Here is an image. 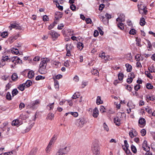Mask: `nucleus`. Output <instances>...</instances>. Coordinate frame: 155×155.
<instances>
[{"instance_id":"obj_19","label":"nucleus","mask_w":155,"mask_h":155,"mask_svg":"<svg viewBox=\"0 0 155 155\" xmlns=\"http://www.w3.org/2000/svg\"><path fill=\"white\" fill-rule=\"evenodd\" d=\"M102 21L105 25H107L108 23L109 20L104 16H101Z\"/></svg>"},{"instance_id":"obj_11","label":"nucleus","mask_w":155,"mask_h":155,"mask_svg":"<svg viewBox=\"0 0 155 155\" xmlns=\"http://www.w3.org/2000/svg\"><path fill=\"white\" fill-rule=\"evenodd\" d=\"M63 15L62 13L60 12H56L55 13V20H58L59 18H61Z\"/></svg>"},{"instance_id":"obj_18","label":"nucleus","mask_w":155,"mask_h":155,"mask_svg":"<svg viewBox=\"0 0 155 155\" xmlns=\"http://www.w3.org/2000/svg\"><path fill=\"white\" fill-rule=\"evenodd\" d=\"M146 100L148 102V101H153L155 100V96H150L149 95H146Z\"/></svg>"},{"instance_id":"obj_12","label":"nucleus","mask_w":155,"mask_h":155,"mask_svg":"<svg viewBox=\"0 0 155 155\" xmlns=\"http://www.w3.org/2000/svg\"><path fill=\"white\" fill-rule=\"evenodd\" d=\"M47 61L45 59H43L39 65V67H46L47 65Z\"/></svg>"},{"instance_id":"obj_45","label":"nucleus","mask_w":155,"mask_h":155,"mask_svg":"<svg viewBox=\"0 0 155 155\" xmlns=\"http://www.w3.org/2000/svg\"><path fill=\"white\" fill-rule=\"evenodd\" d=\"M45 77H43L41 75H38L35 78L36 80L38 81L40 80H43L45 78Z\"/></svg>"},{"instance_id":"obj_62","label":"nucleus","mask_w":155,"mask_h":155,"mask_svg":"<svg viewBox=\"0 0 155 155\" xmlns=\"http://www.w3.org/2000/svg\"><path fill=\"white\" fill-rule=\"evenodd\" d=\"M103 127L104 130H106L107 131H108L109 130V129L108 127V126L105 123H104L103 124Z\"/></svg>"},{"instance_id":"obj_47","label":"nucleus","mask_w":155,"mask_h":155,"mask_svg":"<svg viewBox=\"0 0 155 155\" xmlns=\"http://www.w3.org/2000/svg\"><path fill=\"white\" fill-rule=\"evenodd\" d=\"M146 86L147 88L148 89H151L153 88V85L150 83L147 84Z\"/></svg>"},{"instance_id":"obj_8","label":"nucleus","mask_w":155,"mask_h":155,"mask_svg":"<svg viewBox=\"0 0 155 155\" xmlns=\"http://www.w3.org/2000/svg\"><path fill=\"white\" fill-rule=\"evenodd\" d=\"M71 45L67 44L66 45V50L67 52L66 54V56H71Z\"/></svg>"},{"instance_id":"obj_57","label":"nucleus","mask_w":155,"mask_h":155,"mask_svg":"<svg viewBox=\"0 0 155 155\" xmlns=\"http://www.w3.org/2000/svg\"><path fill=\"white\" fill-rule=\"evenodd\" d=\"M129 135L130 137L131 138H133L134 137H135L133 131L132 130H131V131L129 132Z\"/></svg>"},{"instance_id":"obj_60","label":"nucleus","mask_w":155,"mask_h":155,"mask_svg":"<svg viewBox=\"0 0 155 155\" xmlns=\"http://www.w3.org/2000/svg\"><path fill=\"white\" fill-rule=\"evenodd\" d=\"M147 48H149L150 49L151 48L152 46L150 41L149 40H147Z\"/></svg>"},{"instance_id":"obj_46","label":"nucleus","mask_w":155,"mask_h":155,"mask_svg":"<svg viewBox=\"0 0 155 155\" xmlns=\"http://www.w3.org/2000/svg\"><path fill=\"white\" fill-rule=\"evenodd\" d=\"M145 110L149 114H152V110L150 108V107L148 106H147L145 108Z\"/></svg>"},{"instance_id":"obj_6","label":"nucleus","mask_w":155,"mask_h":155,"mask_svg":"<svg viewBox=\"0 0 155 155\" xmlns=\"http://www.w3.org/2000/svg\"><path fill=\"white\" fill-rule=\"evenodd\" d=\"M9 28L10 31L12 29V28H15L16 29H21V27L19 26V25L15 23H13L11 24L10 26L9 27Z\"/></svg>"},{"instance_id":"obj_14","label":"nucleus","mask_w":155,"mask_h":155,"mask_svg":"<svg viewBox=\"0 0 155 155\" xmlns=\"http://www.w3.org/2000/svg\"><path fill=\"white\" fill-rule=\"evenodd\" d=\"M99 115V111L97 107H95L93 110V116L95 118L97 117Z\"/></svg>"},{"instance_id":"obj_44","label":"nucleus","mask_w":155,"mask_h":155,"mask_svg":"<svg viewBox=\"0 0 155 155\" xmlns=\"http://www.w3.org/2000/svg\"><path fill=\"white\" fill-rule=\"evenodd\" d=\"M77 47L79 49L81 50L83 48V44L82 43H78L77 45Z\"/></svg>"},{"instance_id":"obj_36","label":"nucleus","mask_w":155,"mask_h":155,"mask_svg":"<svg viewBox=\"0 0 155 155\" xmlns=\"http://www.w3.org/2000/svg\"><path fill=\"white\" fill-rule=\"evenodd\" d=\"M18 93V91L17 89H14L12 91V97L16 95Z\"/></svg>"},{"instance_id":"obj_15","label":"nucleus","mask_w":155,"mask_h":155,"mask_svg":"<svg viewBox=\"0 0 155 155\" xmlns=\"http://www.w3.org/2000/svg\"><path fill=\"white\" fill-rule=\"evenodd\" d=\"M114 122L116 125L119 126L120 124V120L119 117H117L114 118Z\"/></svg>"},{"instance_id":"obj_13","label":"nucleus","mask_w":155,"mask_h":155,"mask_svg":"<svg viewBox=\"0 0 155 155\" xmlns=\"http://www.w3.org/2000/svg\"><path fill=\"white\" fill-rule=\"evenodd\" d=\"M46 67H39L38 71L41 74H45L47 73Z\"/></svg>"},{"instance_id":"obj_37","label":"nucleus","mask_w":155,"mask_h":155,"mask_svg":"<svg viewBox=\"0 0 155 155\" xmlns=\"http://www.w3.org/2000/svg\"><path fill=\"white\" fill-rule=\"evenodd\" d=\"M1 36L2 38H5L8 36V34L7 31H4L1 34Z\"/></svg>"},{"instance_id":"obj_9","label":"nucleus","mask_w":155,"mask_h":155,"mask_svg":"<svg viewBox=\"0 0 155 155\" xmlns=\"http://www.w3.org/2000/svg\"><path fill=\"white\" fill-rule=\"evenodd\" d=\"M64 155L67 154L69 151L70 148L69 147L66 146L64 148L60 149Z\"/></svg>"},{"instance_id":"obj_52","label":"nucleus","mask_w":155,"mask_h":155,"mask_svg":"<svg viewBox=\"0 0 155 155\" xmlns=\"http://www.w3.org/2000/svg\"><path fill=\"white\" fill-rule=\"evenodd\" d=\"M140 133L142 136H145L146 134V130L145 129H143L140 131Z\"/></svg>"},{"instance_id":"obj_49","label":"nucleus","mask_w":155,"mask_h":155,"mask_svg":"<svg viewBox=\"0 0 155 155\" xmlns=\"http://www.w3.org/2000/svg\"><path fill=\"white\" fill-rule=\"evenodd\" d=\"M149 70L151 72H155V67L153 66H151Z\"/></svg>"},{"instance_id":"obj_64","label":"nucleus","mask_w":155,"mask_h":155,"mask_svg":"<svg viewBox=\"0 0 155 155\" xmlns=\"http://www.w3.org/2000/svg\"><path fill=\"white\" fill-rule=\"evenodd\" d=\"M55 155H64L62 152L59 149L58 150Z\"/></svg>"},{"instance_id":"obj_32","label":"nucleus","mask_w":155,"mask_h":155,"mask_svg":"<svg viewBox=\"0 0 155 155\" xmlns=\"http://www.w3.org/2000/svg\"><path fill=\"white\" fill-rule=\"evenodd\" d=\"M12 79L13 81H16L18 79V76L16 73H14L12 76Z\"/></svg>"},{"instance_id":"obj_24","label":"nucleus","mask_w":155,"mask_h":155,"mask_svg":"<svg viewBox=\"0 0 155 155\" xmlns=\"http://www.w3.org/2000/svg\"><path fill=\"white\" fill-rule=\"evenodd\" d=\"M18 35H15L10 37L9 38V41L11 43H12L15 40L18 38Z\"/></svg>"},{"instance_id":"obj_39","label":"nucleus","mask_w":155,"mask_h":155,"mask_svg":"<svg viewBox=\"0 0 155 155\" xmlns=\"http://www.w3.org/2000/svg\"><path fill=\"white\" fill-rule=\"evenodd\" d=\"M19 121L18 120H14L12 123V125L13 126H16L18 124H19Z\"/></svg>"},{"instance_id":"obj_58","label":"nucleus","mask_w":155,"mask_h":155,"mask_svg":"<svg viewBox=\"0 0 155 155\" xmlns=\"http://www.w3.org/2000/svg\"><path fill=\"white\" fill-rule=\"evenodd\" d=\"M140 55L137 54L135 56V58L137 61H139L140 60Z\"/></svg>"},{"instance_id":"obj_28","label":"nucleus","mask_w":155,"mask_h":155,"mask_svg":"<svg viewBox=\"0 0 155 155\" xmlns=\"http://www.w3.org/2000/svg\"><path fill=\"white\" fill-rule=\"evenodd\" d=\"M146 22L145 21V19L144 18L142 17L140 20V24L141 26H144L145 23Z\"/></svg>"},{"instance_id":"obj_17","label":"nucleus","mask_w":155,"mask_h":155,"mask_svg":"<svg viewBox=\"0 0 155 155\" xmlns=\"http://www.w3.org/2000/svg\"><path fill=\"white\" fill-rule=\"evenodd\" d=\"M33 126V124H30L29 123L27 124H26V128L25 130V132H28Z\"/></svg>"},{"instance_id":"obj_41","label":"nucleus","mask_w":155,"mask_h":155,"mask_svg":"<svg viewBox=\"0 0 155 155\" xmlns=\"http://www.w3.org/2000/svg\"><path fill=\"white\" fill-rule=\"evenodd\" d=\"M6 99L8 100H12V97L10 93L9 92H8L6 95Z\"/></svg>"},{"instance_id":"obj_4","label":"nucleus","mask_w":155,"mask_h":155,"mask_svg":"<svg viewBox=\"0 0 155 155\" xmlns=\"http://www.w3.org/2000/svg\"><path fill=\"white\" fill-rule=\"evenodd\" d=\"M48 34V35H50L51 36V38L53 40H55L60 36L59 34L53 30L49 31Z\"/></svg>"},{"instance_id":"obj_21","label":"nucleus","mask_w":155,"mask_h":155,"mask_svg":"<svg viewBox=\"0 0 155 155\" xmlns=\"http://www.w3.org/2000/svg\"><path fill=\"white\" fill-rule=\"evenodd\" d=\"M96 104L97 105H99L100 104H102L103 103V101L101 100V97L98 96L96 100Z\"/></svg>"},{"instance_id":"obj_55","label":"nucleus","mask_w":155,"mask_h":155,"mask_svg":"<svg viewBox=\"0 0 155 155\" xmlns=\"http://www.w3.org/2000/svg\"><path fill=\"white\" fill-rule=\"evenodd\" d=\"M70 114L74 117H77L78 116V114L77 112H71Z\"/></svg>"},{"instance_id":"obj_23","label":"nucleus","mask_w":155,"mask_h":155,"mask_svg":"<svg viewBox=\"0 0 155 155\" xmlns=\"http://www.w3.org/2000/svg\"><path fill=\"white\" fill-rule=\"evenodd\" d=\"M34 74H35L34 71H29L28 73V76L29 78H31L34 77Z\"/></svg>"},{"instance_id":"obj_59","label":"nucleus","mask_w":155,"mask_h":155,"mask_svg":"<svg viewBox=\"0 0 155 155\" xmlns=\"http://www.w3.org/2000/svg\"><path fill=\"white\" fill-rule=\"evenodd\" d=\"M125 86H126V88L127 89V90L129 91H132V88L131 86H130L129 85H125Z\"/></svg>"},{"instance_id":"obj_10","label":"nucleus","mask_w":155,"mask_h":155,"mask_svg":"<svg viewBox=\"0 0 155 155\" xmlns=\"http://www.w3.org/2000/svg\"><path fill=\"white\" fill-rule=\"evenodd\" d=\"M12 61L15 64L16 63H22V61L18 57H15L12 58Z\"/></svg>"},{"instance_id":"obj_48","label":"nucleus","mask_w":155,"mask_h":155,"mask_svg":"<svg viewBox=\"0 0 155 155\" xmlns=\"http://www.w3.org/2000/svg\"><path fill=\"white\" fill-rule=\"evenodd\" d=\"M145 74L147 75V77L150 78V79H152L153 78L152 76H151L149 72L148 71H145Z\"/></svg>"},{"instance_id":"obj_1","label":"nucleus","mask_w":155,"mask_h":155,"mask_svg":"<svg viewBox=\"0 0 155 155\" xmlns=\"http://www.w3.org/2000/svg\"><path fill=\"white\" fill-rule=\"evenodd\" d=\"M92 150L95 155H99L100 154V147L98 142L95 141L93 143L91 147Z\"/></svg>"},{"instance_id":"obj_38","label":"nucleus","mask_w":155,"mask_h":155,"mask_svg":"<svg viewBox=\"0 0 155 155\" xmlns=\"http://www.w3.org/2000/svg\"><path fill=\"white\" fill-rule=\"evenodd\" d=\"M54 86L55 88H58L59 86L58 81L57 80L55 79H54Z\"/></svg>"},{"instance_id":"obj_54","label":"nucleus","mask_w":155,"mask_h":155,"mask_svg":"<svg viewBox=\"0 0 155 155\" xmlns=\"http://www.w3.org/2000/svg\"><path fill=\"white\" fill-rule=\"evenodd\" d=\"M105 108L103 106H101L100 108V110L102 113L105 112Z\"/></svg>"},{"instance_id":"obj_29","label":"nucleus","mask_w":155,"mask_h":155,"mask_svg":"<svg viewBox=\"0 0 155 155\" xmlns=\"http://www.w3.org/2000/svg\"><path fill=\"white\" fill-rule=\"evenodd\" d=\"M131 149L132 151L134 153H137V150L136 147L133 145L131 146Z\"/></svg>"},{"instance_id":"obj_20","label":"nucleus","mask_w":155,"mask_h":155,"mask_svg":"<svg viewBox=\"0 0 155 155\" xmlns=\"http://www.w3.org/2000/svg\"><path fill=\"white\" fill-rule=\"evenodd\" d=\"M54 103H49L47 106V109L49 110L52 109L54 107Z\"/></svg>"},{"instance_id":"obj_42","label":"nucleus","mask_w":155,"mask_h":155,"mask_svg":"<svg viewBox=\"0 0 155 155\" xmlns=\"http://www.w3.org/2000/svg\"><path fill=\"white\" fill-rule=\"evenodd\" d=\"M118 79L119 81H121L124 77V74L121 73H119L118 75Z\"/></svg>"},{"instance_id":"obj_25","label":"nucleus","mask_w":155,"mask_h":155,"mask_svg":"<svg viewBox=\"0 0 155 155\" xmlns=\"http://www.w3.org/2000/svg\"><path fill=\"white\" fill-rule=\"evenodd\" d=\"M146 121L145 119L143 118H140L139 120V123L140 125H145Z\"/></svg>"},{"instance_id":"obj_7","label":"nucleus","mask_w":155,"mask_h":155,"mask_svg":"<svg viewBox=\"0 0 155 155\" xmlns=\"http://www.w3.org/2000/svg\"><path fill=\"white\" fill-rule=\"evenodd\" d=\"M85 123V121L84 119H79L77 120L76 124L78 127H83Z\"/></svg>"},{"instance_id":"obj_30","label":"nucleus","mask_w":155,"mask_h":155,"mask_svg":"<svg viewBox=\"0 0 155 155\" xmlns=\"http://www.w3.org/2000/svg\"><path fill=\"white\" fill-rule=\"evenodd\" d=\"M35 105L34 102H31L30 104L28 106V108L34 109L35 108Z\"/></svg>"},{"instance_id":"obj_51","label":"nucleus","mask_w":155,"mask_h":155,"mask_svg":"<svg viewBox=\"0 0 155 155\" xmlns=\"http://www.w3.org/2000/svg\"><path fill=\"white\" fill-rule=\"evenodd\" d=\"M56 3H57V4H56V6L58 7V8L60 10H61V11L63 10V6L60 5L57 2H56Z\"/></svg>"},{"instance_id":"obj_53","label":"nucleus","mask_w":155,"mask_h":155,"mask_svg":"<svg viewBox=\"0 0 155 155\" xmlns=\"http://www.w3.org/2000/svg\"><path fill=\"white\" fill-rule=\"evenodd\" d=\"M70 8L73 11H75L76 10V7L74 5L72 4L70 6Z\"/></svg>"},{"instance_id":"obj_3","label":"nucleus","mask_w":155,"mask_h":155,"mask_svg":"<svg viewBox=\"0 0 155 155\" xmlns=\"http://www.w3.org/2000/svg\"><path fill=\"white\" fill-rule=\"evenodd\" d=\"M125 21L124 16V17L121 18L120 17H118L116 19V21L117 23L118 27L121 30H123L124 29V26L123 23L121 22Z\"/></svg>"},{"instance_id":"obj_27","label":"nucleus","mask_w":155,"mask_h":155,"mask_svg":"<svg viewBox=\"0 0 155 155\" xmlns=\"http://www.w3.org/2000/svg\"><path fill=\"white\" fill-rule=\"evenodd\" d=\"M18 88L20 91H23L25 89V84H20Z\"/></svg>"},{"instance_id":"obj_22","label":"nucleus","mask_w":155,"mask_h":155,"mask_svg":"<svg viewBox=\"0 0 155 155\" xmlns=\"http://www.w3.org/2000/svg\"><path fill=\"white\" fill-rule=\"evenodd\" d=\"M125 66L127 68V72H130L132 69V67L129 64H126Z\"/></svg>"},{"instance_id":"obj_16","label":"nucleus","mask_w":155,"mask_h":155,"mask_svg":"<svg viewBox=\"0 0 155 155\" xmlns=\"http://www.w3.org/2000/svg\"><path fill=\"white\" fill-rule=\"evenodd\" d=\"M2 61H7L10 62L12 61V58H10L7 56H3L2 59Z\"/></svg>"},{"instance_id":"obj_40","label":"nucleus","mask_w":155,"mask_h":155,"mask_svg":"<svg viewBox=\"0 0 155 155\" xmlns=\"http://www.w3.org/2000/svg\"><path fill=\"white\" fill-rule=\"evenodd\" d=\"M91 72L92 74L95 75H98L97 74H99L98 71L97 70L94 69L91 70Z\"/></svg>"},{"instance_id":"obj_33","label":"nucleus","mask_w":155,"mask_h":155,"mask_svg":"<svg viewBox=\"0 0 155 155\" xmlns=\"http://www.w3.org/2000/svg\"><path fill=\"white\" fill-rule=\"evenodd\" d=\"M24 84H25V86H26L27 87H28L32 84V82L30 80H28Z\"/></svg>"},{"instance_id":"obj_2","label":"nucleus","mask_w":155,"mask_h":155,"mask_svg":"<svg viewBox=\"0 0 155 155\" xmlns=\"http://www.w3.org/2000/svg\"><path fill=\"white\" fill-rule=\"evenodd\" d=\"M137 6L138 11L140 14L144 13L145 15H146L147 14V8L142 2L138 4Z\"/></svg>"},{"instance_id":"obj_35","label":"nucleus","mask_w":155,"mask_h":155,"mask_svg":"<svg viewBox=\"0 0 155 155\" xmlns=\"http://www.w3.org/2000/svg\"><path fill=\"white\" fill-rule=\"evenodd\" d=\"M57 24V23L55 21H54V22L52 23L51 24L50 26H49L48 27V29L49 30H51V29L53 28L55 26V25Z\"/></svg>"},{"instance_id":"obj_43","label":"nucleus","mask_w":155,"mask_h":155,"mask_svg":"<svg viewBox=\"0 0 155 155\" xmlns=\"http://www.w3.org/2000/svg\"><path fill=\"white\" fill-rule=\"evenodd\" d=\"M80 96L79 93H75L72 96L73 99H76L78 98Z\"/></svg>"},{"instance_id":"obj_63","label":"nucleus","mask_w":155,"mask_h":155,"mask_svg":"<svg viewBox=\"0 0 155 155\" xmlns=\"http://www.w3.org/2000/svg\"><path fill=\"white\" fill-rule=\"evenodd\" d=\"M64 25L63 24H61L60 25H58V30H61L64 27Z\"/></svg>"},{"instance_id":"obj_26","label":"nucleus","mask_w":155,"mask_h":155,"mask_svg":"<svg viewBox=\"0 0 155 155\" xmlns=\"http://www.w3.org/2000/svg\"><path fill=\"white\" fill-rule=\"evenodd\" d=\"M38 149L37 148H34L32 149L30 152L29 155H33L35 154L37 152Z\"/></svg>"},{"instance_id":"obj_61","label":"nucleus","mask_w":155,"mask_h":155,"mask_svg":"<svg viewBox=\"0 0 155 155\" xmlns=\"http://www.w3.org/2000/svg\"><path fill=\"white\" fill-rule=\"evenodd\" d=\"M85 21L87 24H91V20L90 18H87L85 19Z\"/></svg>"},{"instance_id":"obj_50","label":"nucleus","mask_w":155,"mask_h":155,"mask_svg":"<svg viewBox=\"0 0 155 155\" xmlns=\"http://www.w3.org/2000/svg\"><path fill=\"white\" fill-rule=\"evenodd\" d=\"M140 85L139 84H137L134 87V90L136 91H137L138 90L140 89Z\"/></svg>"},{"instance_id":"obj_5","label":"nucleus","mask_w":155,"mask_h":155,"mask_svg":"<svg viewBox=\"0 0 155 155\" xmlns=\"http://www.w3.org/2000/svg\"><path fill=\"white\" fill-rule=\"evenodd\" d=\"M142 147L143 150L147 152H148L150 150V147L148 146L147 141L146 140L143 141L142 144Z\"/></svg>"},{"instance_id":"obj_31","label":"nucleus","mask_w":155,"mask_h":155,"mask_svg":"<svg viewBox=\"0 0 155 155\" xmlns=\"http://www.w3.org/2000/svg\"><path fill=\"white\" fill-rule=\"evenodd\" d=\"M54 114L52 113H49L48 114L47 116V118L50 120H51L54 118Z\"/></svg>"},{"instance_id":"obj_56","label":"nucleus","mask_w":155,"mask_h":155,"mask_svg":"<svg viewBox=\"0 0 155 155\" xmlns=\"http://www.w3.org/2000/svg\"><path fill=\"white\" fill-rule=\"evenodd\" d=\"M130 35H134L136 34L135 30L134 29H131L129 32Z\"/></svg>"},{"instance_id":"obj_34","label":"nucleus","mask_w":155,"mask_h":155,"mask_svg":"<svg viewBox=\"0 0 155 155\" xmlns=\"http://www.w3.org/2000/svg\"><path fill=\"white\" fill-rule=\"evenodd\" d=\"M51 145L52 143H49L46 149V151L47 153H48L50 152L51 148Z\"/></svg>"}]
</instances>
